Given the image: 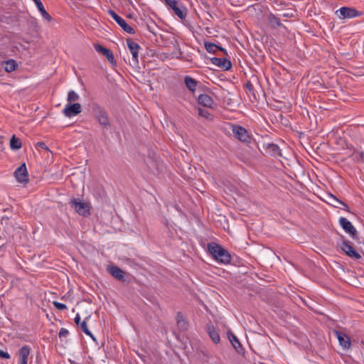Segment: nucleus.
<instances>
[{
  "label": "nucleus",
  "mask_w": 364,
  "mask_h": 364,
  "mask_svg": "<svg viewBox=\"0 0 364 364\" xmlns=\"http://www.w3.org/2000/svg\"><path fill=\"white\" fill-rule=\"evenodd\" d=\"M208 251L213 258L222 264H229L231 261V255L223 247L215 242L208 244Z\"/></svg>",
  "instance_id": "obj_1"
},
{
  "label": "nucleus",
  "mask_w": 364,
  "mask_h": 364,
  "mask_svg": "<svg viewBox=\"0 0 364 364\" xmlns=\"http://www.w3.org/2000/svg\"><path fill=\"white\" fill-rule=\"evenodd\" d=\"M92 113L99 124L105 129L110 127V122L108 114L104 107L97 102H92L90 105Z\"/></svg>",
  "instance_id": "obj_2"
},
{
  "label": "nucleus",
  "mask_w": 364,
  "mask_h": 364,
  "mask_svg": "<svg viewBox=\"0 0 364 364\" xmlns=\"http://www.w3.org/2000/svg\"><path fill=\"white\" fill-rule=\"evenodd\" d=\"M232 127L234 136L241 142L248 145L253 141L252 136L242 126L234 124Z\"/></svg>",
  "instance_id": "obj_3"
},
{
  "label": "nucleus",
  "mask_w": 364,
  "mask_h": 364,
  "mask_svg": "<svg viewBox=\"0 0 364 364\" xmlns=\"http://www.w3.org/2000/svg\"><path fill=\"white\" fill-rule=\"evenodd\" d=\"M336 14L341 19L353 18L362 16L364 13L353 7L343 6L336 11Z\"/></svg>",
  "instance_id": "obj_4"
},
{
  "label": "nucleus",
  "mask_w": 364,
  "mask_h": 364,
  "mask_svg": "<svg viewBox=\"0 0 364 364\" xmlns=\"http://www.w3.org/2000/svg\"><path fill=\"white\" fill-rule=\"evenodd\" d=\"M127 44L130 53L132 55V61H130L129 63L133 68H137L139 65V50L140 49V46L132 38L127 39Z\"/></svg>",
  "instance_id": "obj_5"
},
{
  "label": "nucleus",
  "mask_w": 364,
  "mask_h": 364,
  "mask_svg": "<svg viewBox=\"0 0 364 364\" xmlns=\"http://www.w3.org/2000/svg\"><path fill=\"white\" fill-rule=\"evenodd\" d=\"M339 224L345 232L350 235V236L355 241L359 240L358 231L352 223L346 218L341 217L339 218Z\"/></svg>",
  "instance_id": "obj_6"
},
{
  "label": "nucleus",
  "mask_w": 364,
  "mask_h": 364,
  "mask_svg": "<svg viewBox=\"0 0 364 364\" xmlns=\"http://www.w3.org/2000/svg\"><path fill=\"white\" fill-rule=\"evenodd\" d=\"M0 225L9 235H12L16 229L21 228L14 220L5 216H3L0 220Z\"/></svg>",
  "instance_id": "obj_7"
},
{
  "label": "nucleus",
  "mask_w": 364,
  "mask_h": 364,
  "mask_svg": "<svg viewBox=\"0 0 364 364\" xmlns=\"http://www.w3.org/2000/svg\"><path fill=\"white\" fill-rule=\"evenodd\" d=\"M109 16L118 23V25L127 33L129 34L135 33L134 29L129 26L121 16L114 11L109 9L107 11Z\"/></svg>",
  "instance_id": "obj_8"
},
{
  "label": "nucleus",
  "mask_w": 364,
  "mask_h": 364,
  "mask_svg": "<svg viewBox=\"0 0 364 364\" xmlns=\"http://www.w3.org/2000/svg\"><path fill=\"white\" fill-rule=\"evenodd\" d=\"M70 203L74 206L76 212L84 217H87L90 215V210L89 205L84 202L77 201V199L73 198L70 200Z\"/></svg>",
  "instance_id": "obj_9"
},
{
  "label": "nucleus",
  "mask_w": 364,
  "mask_h": 364,
  "mask_svg": "<svg viewBox=\"0 0 364 364\" xmlns=\"http://www.w3.org/2000/svg\"><path fill=\"white\" fill-rule=\"evenodd\" d=\"M14 176L18 183H27L28 182V173L25 163H23L16 169Z\"/></svg>",
  "instance_id": "obj_10"
},
{
  "label": "nucleus",
  "mask_w": 364,
  "mask_h": 364,
  "mask_svg": "<svg viewBox=\"0 0 364 364\" xmlns=\"http://www.w3.org/2000/svg\"><path fill=\"white\" fill-rule=\"evenodd\" d=\"M341 250L350 257L360 259L361 258L360 255L354 249L351 245L350 242L343 239L342 240V245L341 246Z\"/></svg>",
  "instance_id": "obj_11"
},
{
  "label": "nucleus",
  "mask_w": 364,
  "mask_h": 364,
  "mask_svg": "<svg viewBox=\"0 0 364 364\" xmlns=\"http://www.w3.org/2000/svg\"><path fill=\"white\" fill-rule=\"evenodd\" d=\"M81 105L79 103H68L63 110L67 117L76 116L81 112Z\"/></svg>",
  "instance_id": "obj_12"
},
{
  "label": "nucleus",
  "mask_w": 364,
  "mask_h": 364,
  "mask_svg": "<svg viewBox=\"0 0 364 364\" xmlns=\"http://www.w3.org/2000/svg\"><path fill=\"white\" fill-rule=\"evenodd\" d=\"M94 48L97 52L103 55L109 63L116 64L114 55L111 50L98 43L94 44Z\"/></svg>",
  "instance_id": "obj_13"
},
{
  "label": "nucleus",
  "mask_w": 364,
  "mask_h": 364,
  "mask_svg": "<svg viewBox=\"0 0 364 364\" xmlns=\"http://www.w3.org/2000/svg\"><path fill=\"white\" fill-rule=\"evenodd\" d=\"M210 62L223 70H229L232 68L231 61L225 58L213 57L210 58Z\"/></svg>",
  "instance_id": "obj_14"
},
{
  "label": "nucleus",
  "mask_w": 364,
  "mask_h": 364,
  "mask_svg": "<svg viewBox=\"0 0 364 364\" xmlns=\"http://www.w3.org/2000/svg\"><path fill=\"white\" fill-rule=\"evenodd\" d=\"M108 272L114 278L121 282L126 281L125 272L116 265L109 266L107 269Z\"/></svg>",
  "instance_id": "obj_15"
},
{
  "label": "nucleus",
  "mask_w": 364,
  "mask_h": 364,
  "mask_svg": "<svg viewBox=\"0 0 364 364\" xmlns=\"http://www.w3.org/2000/svg\"><path fill=\"white\" fill-rule=\"evenodd\" d=\"M227 333H228V337L231 344L235 349V350L240 354H244L245 350L242 348V346L240 343V342L239 341L237 336L231 331H228Z\"/></svg>",
  "instance_id": "obj_16"
},
{
  "label": "nucleus",
  "mask_w": 364,
  "mask_h": 364,
  "mask_svg": "<svg viewBox=\"0 0 364 364\" xmlns=\"http://www.w3.org/2000/svg\"><path fill=\"white\" fill-rule=\"evenodd\" d=\"M336 334L337 336V338L339 341L340 345L344 348V349H348L350 348L351 346V341L350 338L344 333L341 331H336Z\"/></svg>",
  "instance_id": "obj_17"
},
{
  "label": "nucleus",
  "mask_w": 364,
  "mask_h": 364,
  "mask_svg": "<svg viewBox=\"0 0 364 364\" xmlns=\"http://www.w3.org/2000/svg\"><path fill=\"white\" fill-rule=\"evenodd\" d=\"M198 102L199 105L209 108H212L214 105L213 98L207 94H200L198 97Z\"/></svg>",
  "instance_id": "obj_18"
},
{
  "label": "nucleus",
  "mask_w": 364,
  "mask_h": 364,
  "mask_svg": "<svg viewBox=\"0 0 364 364\" xmlns=\"http://www.w3.org/2000/svg\"><path fill=\"white\" fill-rule=\"evenodd\" d=\"M267 151L273 157H282V151L277 144L269 143L265 145Z\"/></svg>",
  "instance_id": "obj_19"
},
{
  "label": "nucleus",
  "mask_w": 364,
  "mask_h": 364,
  "mask_svg": "<svg viewBox=\"0 0 364 364\" xmlns=\"http://www.w3.org/2000/svg\"><path fill=\"white\" fill-rule=\"evenodd\" d=\"M330 199H331V204L335 208L343 209L346 211L350 213V208L345 202L340 200L336 196L331 194L329 196Z\"/></svg>",
  "instance_id": "obj_20"
},
{
  "label": "nucleus",
  "mask_w": 364,
  "mask_h": 364,
  "mask_svg": "<svg viewBox=\"0 0 364 364\" xmlns=\"http://www.w3.org/2000/svg\"><path fill=\"white\" fill-rule=\"evenodd\" d=\"M206 328L207 332L212 341L216 344L219 343L220 341V338L218 331H217L212 324H208Z\"/></svg>",
  "instance_id": "obj_21"
},
{
  "label": "nucleus",
  "mask_w": 364,
  "mask_h": 364,
  "mask_svg": "<svg viewBox=\"0 0 364 364\" xmlns=\"http://www.w3.org/2000/svg\"><path fill=\"white\" fill-rule=\"evenodd\" d=\"M31 352V349L28 346H23L18 350V354L20 356V363L19 364H26L28 362V358Z\"/></svg>",
  "instance_id": "obj_22"
},
{
  "label": "nucleus",
  "mask_w": 364,
  "mask_h": 364,
  "mask_svg": "<svg viewBox=\"0 0 364 364\" xmlns=\"http://www.w3.org/2000/svg\"><path fill=\"white\" fill-rule=\"evenodd\" d=\"M176 319H177V326L179 328V330L181 331H186L189 326L188 322L185 318V317L183 316L181 312L179 311L177 313Z\"/></svg>",
  "instance_id": "obj_23"
},
{
  "label": "nucleus",
  "mask_w": 364,
  "mask_h": 364,
  "mask_svg": "<svg viewBox=\"0 0 364 364\" xmlns=\"http://www.w3.org/2000/svg\"><path fill=\"white\" fill-rule=\"evenodd\" d=\"M184 82L186 87L190 90V92L194 93V92L196 90V87L198 84V81L193 79L192 77L187 75L184 77Z\"/></svg>",
  "instance_id": "obj_24"
},
{
  "label": "nucleus",
  "mask_w": 364,
  "mask_h": 364,
  "mask_svg": "<svg viewBox=\"0 0 364 364\" xmlns=\"http://www.w3.org/2000/svg\"><path fill=\"white\" fill-rule=\"evenodd\" d=\"M35 4H36V7L38 8L39 12L41 13V14L42 15V16L48 20V21H50L51 19H52V17L46 11V10L45 9L44 6H43V4L42 3V1L41 0H33Z\"/></svg>",
  "instance_id": "obj_25"
},
{
  "label": "nucleus",
  "mask_w": 364,
  "mask_h": 364,
  "mask_svg": "<svg viewBox=\"0 0 364 364\" xmlns=\"http://www.w3.org/2000/svg\"><path fill=\"white\" fill-rule=\"evenodd\" d=\"M3 65L5 71L7 73L14 71L18 67L17 63L16 62V60L13 59H9L8 60L4 61L3 63Z\"/></svg>",
  "instance_id": "obj_26"
},
{
  "label": "nucleus",
  "mask_w": 364,
  "mask_h": 364,
  "mask_svg": "<svg viewBox=\"0 0 364 364\" xmlns=\"http://www.w3.org/2000/svg\"><path fill=\"white\" fill-rule=\"evenodd\" d=\"M267 20L272 28H277L282 26L280 19L272 13L267 16Z\"/></svg>",
  "instance_id": "obj_27"
},
{
  "label": "nucleus",
  "mask_w": 364,
  "mask_h": 364,
  "mask_svg": "<svg viewBox=\"0 0 364 364\" xmlns=\"http://www.w3.org/2000/svg\"><path fill=\"white\" fill-rule=\"evenodd\" d=\"M173 11L182 20L185 19L187 16V9L182 4H180Z\"/></svg>",
  "instance_id": "obj_28"
},
{
  "label": "nucleus",
  "mask_w": 364,
  "mask_h": 364,
  "mask_svg": "<svg viewBox=\"0 0 364 364\" xmlns=\"http://www.w3.org/2000/svg\"><path fill=\"white\" fill-rule=\"evenodd\" d=\"M22 147L21 140L16 137V135H13L10 139V148L12 150H18Z\"/></svg>",
  "instance_id": "obj_29"
},
{
  "label": "nucleus",
  "mask_w": 364,
  "mask_h": 364,
  "mask_svg": "<svg viewBox=\"0 0 364 364\" xmlns=\"http://www.w3.org/2000/svg\"><path fill=\"white\" fill-rule=\"evenodd\" d=\"M206 50L212 54H215L218 50L219 46L211 42L205 41L204 43Z\"/></svg>",
  "instance_id": "obj_30"
},
{
  "label": "nucleus",
  "mask_w": 364,
  "mask_h": 364,
  "mask_svg": "<svg viewBox=\"0 0 364 364\" xmlns=\"http://www.w3.org/2000/svg\"><path fill=\"white\" fill-rule=\"evenodd\" d=\"M80 96L73 90H70L68 93V102L69 103H72L73 102H75L78 100Z\"/></svg>",
  "instance_id": "obj_31"
},
{
  "label": "nucleus",
  "mask_w": 364,
  "mask_h": 364,
  "mask_svg": "<svg viewBox=\"0 0 364 364\" xmlns=\"http://www.w3.org/2000/svg\"><path fill=\"white\" fill-rule=\"evenodd\" d=\"M80 328L81 330L87 336H90L93 340H95V338L90 331L87 328V325L85 321H83L80 323Z\"/></svg>",
  "instance_id": "obj_32"
},
{
  "label": "nucleus",
  "mask_w": 364,
  "mask_h": 364,
  "mask_svg": "<svg viewBox=\"0 0 364 364\" xmlns=\"http://www.w3.org/2000/svg\"><path fill=\"white\" fill-rule=\"evenodd\" d=\"M198 114L205 119H211V114L206 109L198 108Z\"/></svg>",
  "instance_id": "obj_33"
},
{
  "label": "nucleus",
  "mask_w": 364,
  "mask_h": 364,
  "mask_svg": "<svg viewBox=\"0 0 364 364\" xmlns=\"http://www.w3.org/2000/svg\"><path fill=\"white\" fill-rule=\"evenodd\" d=\"M53 304L58 310L63 311L67 309V306L65 304L60 303L58 301H54L53 302Z\"/></svg>",
  "instance_id": "obj_34"
},
{
  "label": "nucleus",
  "mask_w": 364,
  "mask_h": 364,
  "mask_svg": "<svg viewBox=\"0 0 364 364\" xmlns=\"http://www.w3.org/2000/svg\"><path fill=\"white\" fill-rule=\"evenodd\" d=\"M245 87L252 95H255V88L252 83L250 81H247L245 84Z\"/></svg>",
  "instance_id": "obj_35"
},
{
  "label": "nucleus",
  "mask_w": 364,
  "mask_h": 364,
  "mask_svg": "<svg viewBox=\"0 0 364 364\" xmlns=\"http://www.w3.org/2000/svg\"><path fill=\"white\" fill-rule=\"evenodd\" d=\"M355 158L358 161L364 162V151L356 152Z\"/></svg>",
  "instance_id": "obj_36"
},
{
  "label": "nucleus",
  "mask_w": 364,
  "mask_h": 364,
  "mask_svg": "<svg viewBox=\"0 0 364 364\" xmlns=\"http://www.w3.org/2000/svg\"><path fill=\"white\" fill-rule=\"evenodd\" d=\"M0 358L3 359H9L11 355L7 352L0 349Z\"/></svg>",
  "instance_id": "obj_37"
},
{
  "label": "nucleus",
  "mask_w": 364,
  "mask_h": 364,
  "mask_svg": "<svg viewBox=\"0 0 364 364\" xmlns=\"http://www.w3.org/2000/svg\"><path fill=\"white\" fill-rule=\"evenodd\" d=\"M69 332L66 328H62L59 332V337H65L68 335Z\"/></svg>",
  "instance_id": "obj_38"
},
{
  "label": "nucleus",
  "mask_w": 364,
  "mask_h": 364,
  "mask_svg": "<svg viewBox=\"0 0 364 364\" xmlns=\"http://www.w3.org/2000/svg\"><path fill=\"white\" fill-rule=\"evenodd\" d=\"M36 146L38 147V148H41V149H45V150H47L48 151L49 149L48 147L47 146V145L46 144L45 142L43 141H39L36 144Z\"/></svg>",
  "instance_id": "obj_39"
},
{
  "label": "nucleus",
  "mask_w": 364,
  "mask_h": 364,
  "mask_svg": "<svg viewBox=\"0 0 364 364\" xmlns=\"http://www.w3.org/2000/svg\"><path fill=\"white\" fill-rule=\"evenodd\" d=\"M166 5L168 6V8L171 6H174V4L176 3L177 0H164Z\"/></svg>",
  "instance_id": "obj_40"
},
{
  "label": "nucleus",
  "mask_w": 364,
  "mask_h": 364,
  "mask_svg": "<svg viewBox=\"0 0 364 364\" xmlns=\"http://www.w3.org/2000/svg\"><path fill=\"white\" fill-rule=\"evenodd\" d=\"M282 16L285 18H292L294 17V13L292 11H287L282 14Z\"/></svg>",
  "instance_id": "obj_41"
},
{
  "label": "nucleus",
  "mask_w": 364,
  "mask_h": 364,
  "mask_svg": "<svg viewBox=\"0 0 364 364\" xmlns=\"http://www.w3.org/2000/svg\"><path fill=\"white\" fill-rule=\"evenodd\" d=\"M74 321L77 325H80V316L78 314L76 315L75 318H74Z\"/></svg>",
  "instance_id": "obj_42"
},
{
  "label": "nucleus",
  "mask_w": 364,
  "mask_h": 364,
  "mask_svg": "<svg viewBox=\"0 0 364 364\" xmlns=\"http://www.w3.org/2000/svg\"><path fill=\"white\" fill-rule=\"evenodd\" d=\"M179 3L177 1L176 3L174 4V6H171L168 7L169 9H171L172 11L175 10L176 9L177 6H179Z\"/></svg>",
  "instance_id": "obj_43"
},
{
  "label": "nucleus",
  "mask_w": 364,
  "mask_h": 364,
  "mask_svg": "<svg viewBox=\"0 0 364 364\" xmlns=\"http://www.w3.org/2000/svg\"><path fill=\"white\" fill-rule=\"evenodd\" d=\"M218 50L223 52L225 55H228L227 50L225 48H223V47H221L220 46H219Z\"/></svg>",
  "instance_id": "obj_44"
}]
</instances>
